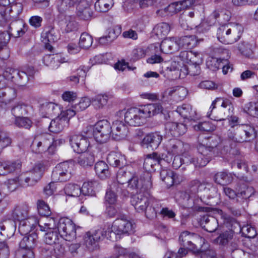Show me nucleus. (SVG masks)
<instances>
[{
    "instance_id": "nucleus-1",
    "label": "nucleus",
    "mask_w": 258,
    "mask_h": 258,
    "mask_svg": "<svg viewBox=\"0 0 258 258\" xmlns=\"http://www.w3.org/2000/svg\"><path fill=\"white\" fill-rule=\"evenodd\" d=\"M163 108L159 104H148L131 107L126 110L119 112V115H123L124 120L129 125L139 126L144 124L148 118L160 113Z\"/></svg>"
},
{
    "instance_id": "nucleus-2",
    "label": "nucleus",
    "mask_w": 258,
    "mask_h": 258,
    "mask_svg": "<svg viewBox=\"0 0 258 258\" xmlns=\"http://www.w3.org/2000/svg\"><path fill=\"white\" fill-rule=\"evenodd\" d=\"M40 230H57L60 237L64 241H73L76 238V225L68 218H60L58 221L54 218H47L43 224H40Z\"/></svg>"
},
{
    "instance_id": "nucleus-3",
    "label": "nucleus",
    "mask_w": 258,
    "mask_h": 258,
    "mask_svg": "<svg viewBox=\"0 0 258 258\" xmlns=\"http://www.w3.org/2000/svg\"><path fill=\"white\" fill-rule=\"evenodd\" d=\"M12 218L15 222H19V231L22 235H26L37 225L43 224L42 220L38 221L36 217H29V207L26 205L16 206L12 213Z\"/></svg>"
},
{
    "instance_id": "nucleus-4",
    "label": "nucleus",
    "mask_w": 258,
    "mask_h": 258,
    "mask_svg": "<svg viewBox=\"0 0 258 258\" xmlns=\"http://www.w3.org/2000/svg\"><path fill=\"white\" fill-rule=\"evenodd\" d=\"M211 138H200L197 145L198 153L193 156L192 164L196 167H204L211 159V154L217 144H212Z\"/></svg>"
},
{
    "instance_id": "nucleus-5",
    "label": "nucleus",
    "mask_w": 258,
    "mask_h": 258,
    "mask_svg": "<svg viewBox=\"0 0 258 258\" xmlns=\"http://www.w3.org/2000/svg\"><path fill=\"white\" fill-rule=\"evenodd\" d=\"M148 178L146 183L140 187V192L134 195L131 198V204L136 210L139 212H144L149 206V193L148 190L151 187L152 183Z\"/></svg>"
},
{
    "instance_id": "nucleus-6",
    "label": "nucleus",
    "mask_w": 258,
    "mask_h": 258,
    "mask_svg": "<svg viewBox=\"0 0 258 258\" xmlns=\"http://www.w3.org/2000/svg\"><path fill=\"white\" fill-rule=\"evenodd\" d=\"M110 235L113 236L112 241L118 239L117 236L122 234H131L135 231L136 225L132 221L122 217L116 219L112 223L109 225Z\"/></svg>"
},
{
    "instance_id": "nucleus-7",
    "label": "nucleus",
    "mask_w": 258,
    "mask_h": 258,
    "mask_svg": "<svg viewBox=\"0 0 258 258\" xmlns=\"http://www.w3.org/2000/svg\"><path fill=\"white\" fill-rule=\"evenodd\" d=\"M179 242L184 246L187 248L195 253H199L203 250L198 247L197 244L201 246L204 243L205 239L199 235L187 231L181 233L179 236Z\"/></svg>"
},
{
    "instance_id": "nucleus-8",
    "label": "nucleus",
    "mask_w": 258,
    "mask_h": 258,
    "mask_svg": "<svg viewBox=\"0 0 258 258\" xmlns=\"http://www.w3.org/2000/svg\"><path fill=\"white\" fill-rule=\"evenodd\" d=\"M109 225H105L102 228L92 230L87 232L84 237V242L87 247L95 245L104 238L112 241L113 236L110 235Z\"/></svg>"
},
{
    "instance_id": "nucleus-9",
    "label": "nucleus",
    "mask_w": 258,
    "mask_h": 258,
    "mask_svg": "<svg viewBox=\"0 0 258 258\" xmlns=\"http://www.w3.org/2000/svg\"><path fill=\"white\" fill-rule=\"evenodd\" d=\"M74 164L72 162H63L58 164L52 171V180L56 182H64L72 176Z\"/></svg>"
},
{
    "instance_id": "nucleus-10",
    "label": "nucleus",
    "mask_w": 258,
    "mask_h": 258,
    "mask_svg": "<svg viewBox=\"0 0 258 258\" xmlns=\"http://www.w3.org/2000/svg\"><path fill=\"white\" fill-rule=\"evenodd\" d=\"M111 127L107 120L98 121L95 124L94 139L100 144L106 143L109 139Z\"/></svg>"
},
{
    "instance_id": "nucleus-11",
    "label": "nucleus",
    "mask_w": 258,
    "mask_h": 258,
    "mask_svg": "<svg viewBox=\"0 0 258 258\" xmlns=\"http://www.w3.org/2000/svg\"><path fill=\"white\" fill-rule=\"evenodd\" d=\"M38 181L30 172L23 173L16 179H10L8 188L10 191H13L19 185L26 187L34 185Z\"/></svg>"
},
{
    "instance_id": "nucleus-12",
    "label": "nucleus",
    "mask_w": 258,
    "mask_h": 258,
    "mask_svg": "<svg viewBox=\"0 0 258 258\" xmlns=\"http://www.w3.org/2000/svg\"><path fill=\"white\" fill-rule=\"evenodd\" d=\"M23 11V6L20 3H11L10 6L6 8H2L0 10L1 22H8L15 20Z\"/></svg>"
},
{
    "instance_id": "nucleus-13",
    "label": "nucleus",
    "mask_w": 258,
    "mask_h": 258,
    "mask_svg": "<svg viewBox=\"0 0 258 258\" xmlns=\"http://www.w3.org/2000/svg\"><path fill=\"white\" fill-rule=\"evenodd\" d=\"M240 135H236L233 128L228 131V139L234 142H243L248 141L249 138L255 137L254 128L249 125H244L240 130Z\"/></svg>"
},
{
    "instance_id": "nucleus-14",
    "label": "nucleus",
    "mask_w": 258,
    "mask_h": 258,
    "mask_svg": "<svg viewBox=\"0 0 258 258\" xmlns=\"http://www.w3.org/2000/svg\"><path fill=\"white\" fill-rule=\"evenodd\" d=\"M51 230L46 233L45 241L48 244L53 245L54 250L57 255L62 254L64 251V241L57 230Z\"/></svg>"
},
{
    "instance_id": "nucleus-15",
    "label": "nucleus",
    "mask_w": 258,
    "mask_h": 258,
    "mask_svg": "<svg viewBox=\"0 0 258 258\" xmlns=\"http://www.w3.org/2000/svg\"><path fill=\"white\" fill-rule=\"evenodd\" d=\"M52 138L50 135L45 134L35 139L32 143V150L35 153H42L52 145Z\"/></svg>"
},
{
    "instance_id": "nucleus-16",
    "label": "nucleus",
    "mask_w": 258,
    "mask_h": 258,
    "mask_svg": "<svg viewBox=\"0 0 258 258\" xmlns=\"http://www.w3.org/2000/svg\"><path fill=\"white\" fill-rule=\"evenodd\" d=\"M70 143L73 150L78 153L86 151L89 147L87 138L82 135H73L70 138Z\"/></svg>"
},
{
    "instance_id": "nucleus-17",
    "label": "nucleus",
    "mask_w": 258,
    "mask_h": 258,
    "mask_svg": "<svg viewBox=\"0 0 258 258\" xmlns=\"http://www.w3.org/2000/svg\"><path fill=\"white\" fill-rule=\"evenodd\" d=\"M72 8L76 7L79 16L85 20L91 17L92 13L89 9L90 3L87 0H68Z\"/></svg>"
},
{
    "instance_id": "nucleus-18",
    "label": "nucleus",
    "mask_w": 258,
    "mask_h": 258,
    "mask_svg": "<svg viewBox=\"0 0 258 258\" xmlns=\"http://www.w3.org/2000/svg\"><path fill=\"white\" fill-rule=\"evenodd\" d=\"M160 176L161 179L168 187H170L173 184H179L183 180V177L181 175L177 174L168 169H162Z\"/></svg>"
},
{
    "instance_id": "nucleus-19",
    "label": "nucleus",
    "mask_w": 258,
    "mask_h": 258,
    "mask_svg": "<svg viewBox=\"0 0 258 258\" xmlns=\"http://www.w3.org/2000/svg\"><path fill=\"white\" fill-rule=\"evenodd\" d=\"M111 127L112 137L116 140L124 139L128 133L127 126L121 120L114 121Z\"/></svg>"
},
{
    "instance_id": "nucleus-20",
    "label": "nucleus",
    "mask_w": 258,
    "mask_h": 258,
    "mask_svg": "<svg viewBox=\"0 0 258 258\" xmlns=\"http://www.w3.org/2000/svg\"><path fill=\"white\" fill-rule=\"evenodd\" d=\"M162 136L159 133H152L146 135L142 141V146L146 148L156 149L161 144Z\"/></svg>"
},
{
    "instance_id": "nucleus-21",
    "label": "nucleus",
    "mask_w": 258,
    "mask_h": 258,
    "mask_svg": "<svg viewBox=\"0 0 258 258\" xmlns=\"http://www.w3.org/2000/svg\"><path fill=\"white\" fill-rule=\"evenodd\" d=\"M229 44H232L240 38L243 32V26L238 23H228Z\"/></svg>"
},
{
    "instance_id": "nucleus-22",
    "label": "nucleus",
    "mask_w": 258,
    "mask_h": 258,
    "mask_svg": "<svg viewBox=\"0 0 258 258\" xmlns=\"http://www.w3.org/2000/svg\"><path fill=\"white\" fill-rule=\"evenodd\" d=\"M166 134L173 137H178L183 135L187 130L186 125L181 123L169 122L165 125Z\"/></svg>"
},
{
    "instance_id": "nucleus-23",
    "label": "nucleus",
    "mask_w": 258,
    "mask_h": 258,
    "mask_svg": "<svg viewBox=\"0 0 258 258\" xmlns=\"http://www.w3.org/2000/svg\"><path fill=\"white\" fill-rule=\"evenodd\" d=\"M9 26L8 32L11 36L18 38L22 36L27 31L26 26L21 20H12Z\"/></svg>"
},
{
    "instance_id": "nucleus-24",
    "label": "nucleus",
    "mask_w": 258,
    "mask_h": 258,
    "mask_svg": "<svg viewBox=\"0 0 258 258\" xmlns=\"http://www.w3.org/2000/svg\"><path fill=\"white\" fill-rule=\"evenodd\" d=\"M188 93L187 90L183 87L176 86L167 89L165 94L166 96L171 97L176 101H180L183 100Z\"/></svg>"
},
{
    "instance_id": "nucleus-25",
    "label": "nucleus",
    "mask_w": 258,
    "mask_h": 258,
    "mask_svg": "<svg viewBox=\"0 0 258 258\" xmlns=\"http://www.w3.org/2000/svg\"><path fill=\"white\" fill-rule=\"evenodd\" d=\"M43 61L45 65L51 69L58 68L60 63L66 62V58L60 54L46 55L43 57Z\"/></svg>"
},
{
    "instance_id": "nucleus-26",
    "label": "nucleus",
    "mask_w": 258,
    "mask_h": 258,
    "mask_svg": "<svg viewBox=\"0 0 258 258\" xmlns=\"http://www.w3.org/2000/svg\"><path fill=\"white\" fill-rule=\"evenodd\" d=\"M166 71L174 72L175 78H184L188 74V69L183 63L176 61H172L169 66L166 67Z\"/></svg>"
},
{
    "instance_id": "nucleus-27",
    "label": "nucleus",
    "mask_w": 258,
    "mask_h": 258,
    "mask_svg": "<svg viewBox=\"0 0 258 258\" xmlns=\"http://www.w3.org/2000/svg\"><path fill=\"white\" fill-rule=\"evenodd\" d=\"M161 50L164 53H171L179 49L177 37H170L163 40L160 44Z\"/></svg>"
},
{
    "instance_id": "nucleus-28",
    "label": "nucleus",
    "mask_w": 258,
    "mask_h": 258,
    "mask_svg": "<svg viewBox=\"0 0 258 258\" xmlns=\"http://www.w3.org/2000/svg\"><path fill=\"white\" fill-rule=\"evenodd\" d=\"M121 188L117 187L116 183H112L109 185V187L107 188L105 197V204L115 205L117 201V195Z\"/></svg>"
},
{
    "instance_id": "nucleus-29",
    "label": "nucleus",
    "mask_w": 258,
    "mask_h": 258,
    "mask_svg": "<svg viewBox=\"0 0 258 258\" xmlns=\"http://www.w3.org/2000/svg\"><path fill=\"white\" fill-rule=\"evenodd\" d=\"M107 161L110 165L114 167H121L126 164L124 156L116 152H110L107 156Z\"/></svg>"
},
{
    "instance_id": "nucleus-30",
    "label": "nucleus",
    "mask_w": 258,
    "mask_h": 258,
    "mask_svg": "<svg viewBox=\"0 0 258 258\" xmlns=\"http://www.w3.org/2000/svg\"><path fill=\"white\" fill-rule=\"evenodd\" d=\"M220 101H222L221 106L223 108H225L227 107H230L232 105V101L229 99L217 97L212 102V104L210 107L209 111L207 112V117L216 121H221L224 120V118H218L217 117L212 115V112L213 110L216 108L217 103Z\"/></svg>"
},
{
    "instance_id": "nucleus-31",
    "label": "nucleus",
    "mask_w": 258,
    "mask_h": 258,
    "mask_svg": "<svg viewBox=\"0 0 258 258\" xmlns=\"http://www.w3.org/2000/svg\"><path fill=\"white\" fill-rule=\"evenodd\" d=\"M177 44L180 48L191 49L196 46L198 43L197 38L195 35L184 36L177 38Z\"/></svg>"
},
{
    "instance_id": "nucleus-32",
    "label": "nucleus",
    "mask_w": 258,
    "mask_h": 258,
    "mask_svg": "<svg viewBox=\"0 0 258 258\" xmlns=\"http://www.w3.org/2000/svg\"><path fill=\"white\" fill-rule=\"evenodd\" d=\"M160 159V156L156 153L147 155L144 160V168L148 172H151L154 170V166L158 164Z\"/></svg>"
},
{
    "instance_id": "nucleus-33",
    "label": "nucleus",
    "mask_w": 258,
    "mask_h": 258,
    "mask_svg": "<svg viewBox=\"0 0 258 258\" xmlns=\"http://www.w3.org/2000/svg\"><path fill=\"white\" fill-rule=\"evenodd\" d=\"M60 110L59 105L52 102L43 104L41 107V111L46 113L45 117L56 115L59 113Z\"/></svg>"
},
{
    "instance_id": "nucleus-34",
    "label": "nucleus",
    "mask_w": 258,
    "mask_h": 258,
    "mask_svg": "<svg viewBox=\"0 0 258 258\" xmlns=\"http://www.w3.org/2000/svg\"><path fill=\"white\" fill-rule=\"evenodd\" d=\"M67 125L66 120L62 119L58 116L50 122L49 130L51 132L57 133L61 132Z\"/></svg>"
},
{
    "instance_id": "nucleus-35",
    "label": "nucleus",
    "mask_w": 258,
    "mask_h": 258,
    "mask_svg": "<svg viewBox=\"0 0 258 258\" xmlns=\"http://www.w3.org/2000/svg\"><path fill=\"white\" fill-rule=\"evenodd\" d=\"M37 238V235L35 232L25 236L20 242V247L32 249L36 245Z\"/></svg>"
},
{
    "instance_id": "nucleus-36",
    "label": "nucleus",
    "mask_w": 258,
    "mask_h": 258,
    "mask_svg": "<svg viewBox=\"0 0 258 258\" xmlns=\"http://www.w3.org/2000/svg\"><path fill=\"white\" fill-rule=\"evenodd\" d=\"M176 111L183 118L188 119H192L196 114L195 111L192 110L191 106L188 104H183L178 106Z\"/></svg>"
},
{
    "instance_id": "nucleus-37",
    "label": "nucleus",
    "mask_w": 258,
    "mask_h": 258,
    "mask_svg": "<svg viewBox=\"0 0 258 258\" xmlns=\"http://www.w3.org/2000/svg\"><path fill=\"white\" fill-rule=\"evenodd\" d=\"M228 23L220 25L217 31V38L222 43L229 44Z\"/></svg>"
},
{
    "instance_id": "nucleus-38",
    "label": "nucleus",
    "mask_w": 258,
    "mask_h": 258,
    "mask_svg": "<svg viewBox=\"0 0 258 258\" xmlns=\"http://www.w3.org/2000/svg\"><path fill=\"white\" fill-rule=\"evenodd\" d=\"M255 192V189L252 186L242 184L240 185L237 191V197L246 200L254 195Z\"/></svg>"
},
{
    "instance_id": "nucleus-39",
    "label": "nucleus",
    "mask_w": 258,
    "mask_h": 258,
    "mask_svg": "<svg viewBox=\"0 0 258 258\" xmlns=\"http://www.w3.org/2000/svg\"><path fill=\"white\" fill-rule=\"evenodd\" d=\"M214 180L219 184H227L233 181V176L231 173L224 171L219 172L215 175Z\"/></svg>"
},
{
    "instance_id": "nucleus-40",
    "label": "nucleus",
    "mask_w": 258,
    "mask_h": 258,
    "mask_svg": "<svg viewBox=\"0 0 258 258\" xmlns=\"http://www.w3.org/2000/svg\"><path fill=\"white\" fill-rule=\"evenodd\" d=\"M95 161L94 155L90 152H84L78 159L79 164L84 167L91 166Z\"/></svg>"
},
{
    "instance_id": "nucleus-41",
    "label": "nucleus",
    "mask_w": 258,
    "mask_h": 258,
    "mask_svg": "<svg viewBox=\"0 0 258 258\" xmlns=\"http://www.w3.org/2000/svg\"><path fill=\"white\" fill-rule=\"evenodd\" d=\"M108 98L106 94H98L92 98V104L96 109H101L107 104Z\"/></svg>"
},
{
    "instance_id": "nucleus-42",
    "label": "nucleus",
    "mask_w": 258,
    "mask_h": 258,
    "mask_svg": "<svg viewBox=\"0 0 258 258\" xmlns=\"http://www.w3.org/2000/svg\"><path fill=\"white\" fill-rule=\"evenodd\" d=\"M183 147V144L176 139L170 140L166 144V148L169 153L178 154Z\"/></svg>"
},
{
    "instance_id": "nucleus-43",
    "label": "nucleus",
    "mask_w": 258,
    "mask_h": 258,
    "mask_svg": "<svg viewBox=\"0 0 258 258\" xmlns=\"http://www.w3.org/2000/svg\"><path fill=\"white\" fill-rule=\"evenodd\" d=\"M113 4V0H97L94 7L97 11L103 13L110 10Z\"/></svg>"
},
{
    "instance_id": "nucleus-44",
    "label": "nucleus",
    "mask_w": 258,
    "mask_h": 258,
    "mask_svg": "<svg viewBox=\"0 0 258 258\" xmlns=\"http://www.w3.org/2000/svg\"><path fill=\"white\" fill-rule=\"evenodd\" d=\"M170 31V27L166 23H159L154 28V33L161 38L167 35Z\"/></svg>"
},
{
    "instance_id": "nucleus-45",
    "label": "nucleus",
    "mask_w": 258,
    "mask_h": 258,
    "mask_svg": "<svg viewBox=\"0 0 258 258\" xmlns=\"http://www.w3.org/2000/svg\"><path fill=\"white\" fill-rule=\"evenodd\" d=\"M15 75H17L20 79L24 80L26 82L29 79L26 71H18L14 69H9L6 70L4 73V76L8 80L12 79L14 78Z\"/></svg>"
},
{
    "instance_id": "nucleus-46",
    "label": "nucleus",
    "mask_w": 258,
    "mask_h": 258,
    "mask_svg": "<svg viewBox=\"0 0 258 258\" xmlns=\"http://www.w3.org/2000/svg\"><path fill=\"white\" fill-rule=\"evenodd\" d=\"M95 170L98 176L102 179L109 175L108 166L104 161H99L95 165Z\"/></svg>"
},
{
    "instance_id": "nucleus-47",
    "label": "nucleus",
    "mask_w": 258,
    "mask_h": 258,
    "mask_svg": "<svg viewBox=\"0 0 258 258\" xmlns=\"http://www.w3.org/2000/svg\"><path fill=\"white\" fill-rule=\"evenodd\" d=\"M65 194L70 197H78L81 195L80 185L75 183H68L64 188Z\"/></svg>"
},
{
    "instance_id": "nucleus-48",
    "label": "nucleus",
    "mask_w": 258,
    "mask_h": 258,
    "mask_svg": "<svg viewBox=\"0 0 258 258\" xmlns=\"http://www.w3.org/2000/svg\"><path fill=\"white\" fill-rule=\"evenodd\" d=\"M46 170V166L44 163L43 162H38L34 165L29 172L37 180H39Z\"/></svg>"
},
{
    "instance_id": "nucleus-49",
    "label": "nucleus",
    "mask_w": 258,
    "mask_h": 258,
    "mask_svg": "<svg viewBox=\"0 0 258 258\" xmlns=\"http://www.w3.org/2000/svg\"><path fill=\"white\" fill-rule=\"evenodd\" d=\"M38 211L40 215L47 217L44 220L41 219L38 220V221L42 220V223L46 222V220L47 218H49L48 216L51 214V211L48 205L42 200H38L37 203Z\"/></svg>"
},
{
    "instance_id": "nucleus-50",
    "label": "nucleus",
    "mask_w": 258,
    "mask_h": 258,
    "mask_svg": "<svg viewBox=\"0 0 258 258\" xmlns=\"http://www.w3.org/2000/svg\"><path fill=\"white\" fill-rule=\"evenodd\" d=\"M97 182L95 181L85 182L81 188V194L84 196L95 195V186Z\"/></svg>"
},
{
    "instance_id": "nucleus-51",
    "label": "nucleus",
    "mask_w": 258,
    "mask_h": 258,
    "mask_svg": "<svg viewBox=\"0 0 258 258\" xmlns=\"http://www.w3.org/2000/svg\"><path fill=\"white\" fill-rule=\"evenodd\" d=\"M234 232L232 230L226 231L222 233L215 239L217 243L222 245H227L232 239Z\"/></svg>"
},
{
    "instance_id": "nucleus-52",
    "label": "nucleus",
    "mask_w": 258,
    "mask_h": 258,
    "mask_svg": "<svg viewBox=\"0 0 258 258\" xmlns=\"http://www.w3.org/2000/svg\"><path fill=\"white\" fill-rule=\"evenodd\" d=\"M238 51L243 55L249 57L252 53V45L247 41H241L237 46Z\"/></svg>"
},
{
    "instance_id": "nucleus-53",
    "label": "nucleus",
    "mask_w": 258,
    "mask_h": 258,
    "mask_svg": "<svg viewBox=\"0 0 258 258\" xmlns=\"http://www.w3.org/2000/svg\"><path fill=\"white\" fill-rule=\"evenodd\" d=\"M130 178V173H127L126 171L121 167L117 172L116 179L117 187H119V185H122L126 183Z\"/></svg>"
},
{
    "instance_id": "nucleus-54",
    "label": "nucleus",
    "mask_w": 258,
    "mask_h": 258,
    "mask_svg": "<svg viewBox=\"0 0 258 258\" xmlns=\"http://www.w3.org/2000/svg\"><path fill=\"white\" fill-rule=\"evenodd\" d=\"M92 43L93 38L91 35L86 33L81 34L79 41V45L81 48L87 49L92 45Z\"/></svg>"
},
{
    "instance_id": "nucleus-55",
    "label": "nucleus",
    "mask_w": 258,
    "mask_h": 258,
    "mask_svg": "<svg viewBox=\"0 0 258 258\" xmlns=\"http://www.w3.org/2000/svg\"><path fill=\"white\" fill-rule=\"evenodd\" d=\"M27 106L21 102L15 105L12 108V112L16 117H20L21 115H25L27 113Z\"/></svg>"
},
{
    "instance_id": "nucleus-56",
    "label": "nucleus",
    "mask_w": 258,
    "mask_h": 258,
    "mask_svg": "<svg viewBox=\"0 0 258 258\" xmlns=\"http://www.w3.org/2000/svg\"><path fill=\"white\" fill-rule=\"evenodd\" d=\"M216 126L209 121L200 122L194 126V129L197 131L211 132L215 130Z\"/></svg>"
},
{
    "instance_id": "nucleus-57",
    "label": "nucleus",
    "mask_w": 258,
    "mask_h": 258,
    "mask_svg": "<svg viewBox=\"0 0 258 258\" xmlns=\"http://www.w3.org/2000/svg\"><path fill=\"white\" fill-rule=\"evenodd\" d=\"M121 31V27L115 26L110 27L107 30V34L106 35L108 38V41H112L115 39L120 34Z\"/></svg>"
},
{
    "instance_id": "nucleus-58",
    "label": "nucleus",
    "mask_w": 258,
    "mask_h": 258,
    "mask_svg": "<svg viewBox=\"0 0 258 258\" xmlns=\"http://www.w3.org/2000/svg\"><path fill=\"white\" fill-rule=\"evenodd\" d=\"M66 27L65 30L67 32H70L77 30V23L75 20V18L71 16H65Z\"/></svg>"
},
{
    "instance_id": "nucleus-59",
    "label": "nucleus",
    "mask_w": 258,
    "mask_h": 258,
    "mask_svg": "<svg viewBox=\"0 0 258 258\" xmlns=\"http://www.w3.org/2000/svg\"><path fill=\"white\" fill-rule=\"evenodd\" d=\"M244 110L251 116H258V102H250L247 103Z\"/></svg>"
},
{
    "instance_id": "nucleus-60",
    "label": "nucleus",
    "mask_w": 258,
    "mask_h": 258,
    "mask_svg": "<svg viewBox=\"0 0 258 258\" xmlns=\"http://www.w3.org/2000/svg\"><path fill=\"white\" fill-rule=\"evenodd\" d=\"M56 8L60 14H63L72 8L68 0H57Z\"/></svg>"
},
{
    "instance_id": "nucleus-61",
    "label": "nucleus",
    "mask_w": 258,
    "mask_h": 258,
    "mask_svg": "<svg viewBox=\"0 0 258 258\" xmlns=\"http://www.w3.org/2000/svg\"><path fill=\"white\" fill-rule=\"evenodd\" d=\"M17 256L18 258H34V253L32 249L20 247Z\"/></svg>"
},
{
    "instance_id": "nucleus-62",
    "label": "nucleus",
    "mask_w": 258,
    "mask_h": 258,
    "mask_svg": "<svg viewBox=\"0 0 258 258\" xmlns=\"http://www.w3.org/2000/svg\"><path fill=\"white\" fill-rule=\"evenodd\" d=\"M32 121L26 117H18L16 118L15 124L18 127H23L29 128L32 125Z\"/></svg>"
},
{
    "instance_id": "nucleus-63",
    "label": "nucleus",
    "mask_w": 258,
    "mask_h": 258,
    "mask_svg": "<svg viewBox=\"0 0 258 258\" xmlns=\"http://www.w3.org/2000/svg\"><path fill=\"white\" fill-rule=\"evenodd\" d=\"M203 58L202 54L197 52L192 51V56L190 58L189 64L195 66V67H198L203 62Z\"/></svg>"
},
{
    "instance_id": "nucleus-64",
    "label": "nucleus",
    "mask_w": 258,
    "mask_h": 258,
    "mask_svg": "<svg viewBox=\"0 0 258 258\" xmlns=\"http://www.w3.org/2000/svg\"><path fill=\"white\" fill-rule=\"evenodd\" d=\"M223 63V60L217 58H211V60L207 62L208 67L214 71L219 69L222 67Z\"/></svg>"
}]
</instances>
